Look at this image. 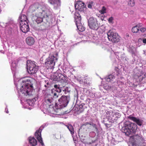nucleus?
I'll list each match as a JSON object with an SVG mask.
<instances>
[{"instance_id":"nucleus-1","label":"nucleus","mask_w":146,"mask_h":146,"mask_svg":"<svg viewBox=\"0 0 146 146\" xmlns=\"http://www.w3.org/2000/svg\"><path fill=\"white\" fill-rule=\"evenodd\" d=\"M32 12H35V15L32 17V20L38 24L43 22L44 18H48L51 13L48 10H43L42 7L38 4H35L31 7Z\"/></svg>"},{"instance_id":"nucleus-2","label":"nucleus","mask_w":146,"mask_h":146,"mask_svg":"<svg viewBox=\"0 0 146 146\" xmlns=\"http://www.w3.org/2000/svg\"><path fill=\"white\" fill-rule=\"evenodd\" d=\"M137 127V126L135 123L127 122L125 123L124 126L122 128V132L125 133L126 135L130 136V139L134 141L132 143V146L135 145L136 142L139 141L141 139V137L138 135L131 136L135 132Z\"/></svg>"},{"instance_id":"nucleus-3","label":"nucleus","mask_w":146,"mask_h":146,"mask_svg":"<svg viewBox=\"0 0 146 146\" xmlns=\"http://www.w3.org/2000/svg\"><path fill=\"white\" fill-rule=\"evenodd\" d=\"M35 80L31 77H25L22 79L21 86L19 89L20 92L25 96L31 95L33 90V85Z\"/></svg>"},{"instance_id":"nucleus-4","label":"nucleus","mask_w":146,"mask_h":146,"mask_svg":"<svg viewBox=\"0 0 146 146\" xmlns=\"http://www.w3.org/2000/svg\"><path fill=\"white\" fill-rule=\"evenodd\" d=\"M70 100V97L68 96H62L59 99L58 103H55V107L57 110L61 109L68 105Z\"/></svg>"},{"instance_id":"nucleus-5","label":"nucleus","mask_w":146,"mask_h":146,"mask_svg":"<svg viewBox=\"0 0 146 146\" xmlns=\"http://www.w3.org/2000/svg\"><path fill=\"white\" fill-rule=\"evenodd\" d=\"M34 61H28L27 62V70L29 74H33L37 72L38 66L36 65Z\"/></svg>"},{"instance_id":"nucleus-6","label":"nucleus","mask_w":146,"mask_h":146,"mask_svg":"<svg viewBox=\"0 0 146 146\" xmlns=\"http://www.w3.org/2000/svg\"><path fill=\"white\" fill-rule=\"evenodd\" d=\"M109 41L113 43H117L119 41V36L116 33L110 30L107 33Z\"/></svg>"},{"instance_id":"nucleus-7","label":"nucleus","mask_w":146,"mask_h":146,"mask_svg":"<svg viewBox=\"0 0 146 146\" xmlns=\"http://www.w3.org/2000/svg\"><path fill=\"white\" fill-rule=\"evenodd\" d=\"M57 58L53 55L49 57L46 59V61L45 63L47 69H52L55 65V60H57Z\"/></svg>"},{"instance_id":"nucleus-8","label":"nucleus","mask_w":146,"mask_h":146,"mask_svg":"<svg viewBox=\"0 0 146 146\" xmlns=\"http://www.w3.org/2000/svg\"><path fill=\"white\" fill-rule=\"evenodd\" d=\"M88 26L90 28L94 30H97L99 28L97 21L93 17L90 18L88 20Z\"/></svg>"},{"instance_id":"nucleus-9","label":"nucleus","mask_w":146,"mask_h":146,"mask_svg":"<svg viewBox=\"0 0 146 146\" xmlns=\"http://www.w3.org/2000/svg\"><path fill=\"white\" fill-rule=\"evenodd\" d=\"M90 124L91 123L88 122L83 124L79 129L78 134L81 135L86 132L87 129L89 128V125H90Z\"/></svg>"},{"instance_id":"nucleus-10","label":"nucleus","mask_w":146,"mask_h":146,"mask_svg":"<svg viewBox=\"0 0 146 146\" xmlns=\"http://www.w3.org/2000/svg\"><path fill=\"white\" fill-rule=\"evenodd\" d=\"M75 7L76 10L80 12H84L86 8V5L81 1H78L76 4H75Z\"/></svg>"},{"instance_id":"nucleus-11","label":"nucleus","mask_w":146,"mask_h":146,"mask_svg":"<svg viewBox=\"0 0 146 146\" xmlns=\"http://www.w3.org/2000/svg\"><path fill=\"white\" fill-rule=\"evenodd\" d=\"M54 99L52 98V96L48 94L47 96L45 98V102L50 107H52V110H53V104L54 103Z\"/></svg>"},{"instance_id":"nucleus-12","label":"nucleus","mask_w":146,"mask_h":146,"mask_svg":"<svg viewBox=\"0 0 146 146\" xmlns=\"http://www.w3.org/2000/svg\"><path fill=\"white\" fill-rule=\"evenodd\" d=\"M106 114L107 117H109V119H112L114 118L113 119H115L116 118L119 117L120 116V113H119L113 111H107L106 112Z\"/></svg>"},{"instance_id":"nucleus-13","label":"nucleus","mask_w":146,"mask_h":146,"mask_svg":"<svg viewBox=\"0 0 146 146\" xmlns=\"http://www.w3.org/2000/svg\"><path fill=\"white\" fill-rule=\"evenodd\" d=\"M20 28L21 30L25 33H27L29 30L27 22H25L24 23H20Z\"/></svg>"},{"instance_id":"nucleus-14","label":"nucleus","mask_w":146,"mask_h":146,"mask_svg":"<svg viewBox=\"0 0 146 146\" xmlns=\"http://www.w3.org/2000/svg\"><path fill=\"white\" fill-rule=\"evenodd\" d=\"M42 130V129L40 128L38 130H36L35 133V135L38 142H40L42 145H44V144L43 142L41 135V132Z\"/></svg>"},{"instance_id":"nucleus-15","label":"nucleus","mask_w":146,"mask_h":146,"mask_svg":"<svg viewBox=\"0 0 146 146\" xmlns=\"http://www.w3.org/2000/svg\"><path fill=\"white\" fill-rule=\"evenodd\" d=\"M128 117V118L135 122L138 125L141 126L143 123V120L137 118L136 117L132 116L131 115H129Z\"/></svg>"},{"instance_id":"nucleus-16","label":"nucleus","mask_w":146,"mask_h":146,"mask_svg":"<svg viewBox=\"0 0 146 146\" xmlns=\"http://www.w3.org/2000/svg\"><path fill=\"white\" fill-rule=\"evenodd\" d=\"M49 2L52 5L54 8L57 9L60 6V0H48Z\"/></svg>"},{"instance_id":"nucleus-17","label":"nucleus","mask_w":146,"mask_h":146,"mask_svg":"<svg viewBox=\"0 0 146 146\" xmlns=\"http://www.w3.org/2000/svg\"><path fill=\"white\" fill-rule=\"evenodd\" d=\"M26 42L27 44L29 45H32L34 44L35 40L32 37L29 36L26 39Z\"/></svg>"},{"instance_id":"nucleus-18","label":"nucleus","mask_w":146,"mask_h":146,"mask_svg":"<svg viewBox=\"0 0 146 146\" xmlns=\"http://www.w3.org/2000/svg\"><path fill=\"white\" fill-rule=\"evenodd\" d=\"M29 143L31 146H36L37 145V141L34 137L28 138Z\"/></svg>"},{"instance_id":"nucleus-19","label":"nucleus","mask_w":146,"mask_h":146,"mask_svg":"<svg viewBox=\"0 0 146 146\" xmlns=\"http://www.w3.org/2000/svg\"><path fill=\"white\" fill-rule=\"evenodd\" d=\"M81 16L80 15L78 12H76L74 14V18L75 23L76 22H80L81 21Z\"/></svg>"},{"instance_id":"nucleus-20","label":"nucleus","mask_w":146,"mask_h":146,"mask_svg":"<svg viewBox=\"0 0 146 146\" xmlns=\"http://www.w3.org/2000/svg\"><path fill=\"white\" fill-rule=\"evenodd\" d=\"M76 24L77 28L80 31L82 32L85 30V27L82 25L81 21L80 22H78L76 23Z\"/></svg>"},{"instance_id":"nucleus-21","label":"nucleus","mask_w":146,"mask_h":146,"mask_svg":"<svg viewBox=\"0 0 146 146\" xmlns=\"http://www.w3.org/2000/svg\"><path fill=\"white\" fill-rule=\"evenodd\" d=\"M19 20L20 21V23H24L25 22H27V18L26 16L25 15H23L19 18Z\"/></svg>"},{"instance_id":"nucleus-22","label":"nucleus","mask_w":146,"mask_h":146,"mask_svg":"<svg viewBox=\"0 0 146 146\" xmlns=\"http://www.w3.org/2000/svg\"><path fill=\"white\" fill-rule=\"evenodd\" d=\"M115 76L113 75H110L107 77L105 78L106 80L108 82L113 81V80L115 78Z\"/></svg>"},{"instance_id":"nucleus-23","label":"nucleus","mask_w":146,"mask_h":146,"mask_svg":"<svg viewBox=\"0 0 146 146\" xmlns=\"http://www.w3.org/2000/svg\"><path fill=\"white\" fill-rule=\"evenodd\" d=\"M133 33H137L139 31V27L137 25L133 27L131 29Z\"/></svg>"},{"instance_id":"nucleus-24","label":"nucleus","mask_w":146,"mask_h":146,"mask_svg":"<svg viewBox=\"0 0 146 146\" xmlns=\"http://www.w3.org/2000/svg\"><path fill=\"white\" fill-rule=\"evenodd\" d=\"M92 125L93 128V130L94 131H95L97 133H99V131H98V129L97 127V126L96 124L94 123L91 122L90 125Z\"/></svg>"},{"instance_id":"nucleus-25","label":"nucleus","mask_w":146,"mask_h":146,"mask_svg":"<svg viewBox=\"0 0 146 146\" xmlns=\"http://www.w3.org/2000/svg\"><path fill=\"white\" fill-rule=\"evenodd\" d=\"M68 129L72 135H73L74 133V130L73 127L71 125H69L67 127Z\"/></svg>"},{"instance_id":"nucleus-26","label":"nucleus","mask_w":146,"mask_h":146,"mask_svg":"<svg viewBox=\"0 0 146 146\" xmlns=\"http://www.w3.org/2000/svg\"><path fill=\"white\" fill-rule=\"evenodd\" d=\"M61 88H60L59 90H57V91L59 92L60 93L62 91L64 92L66 91V88L64 86H60Z\"/></svg>"},{"instance_id":"nucleus-27","label":"nucleus","mask_w":146,"mask_h":146,"mask_svg":"<svg viewBox=\"0 0 146 146\" xmlns=\"http://www.w3.org/2000/svg\"><path fill=\"white\" fill-rule=\"evenodd\" d=\"M64 78H63L62 79H61V80H60L62 82L65 84H67L68 80V78L67 77L66 75H65L64 76Z\"/></svg>"},{"instance_id":"nucleus-28","label":"nucleus","mask_w":146,"mask_h":146,"mask_svg":"<svg viewBox=\"0 0 146 146\" xmlns=\"http://www.w3.org/2000/svg\"><path fill=\"white\" fill-rule=\"evenodd\" d=\"M66 75H64L61 73H59L58 74L57 79H59V80H61V79H62L63 78H64V76Z\"/></svg>"},{"instance_id":"nucleus-29","label":"nucleus","mask_w":146,"mask_h":146,"mask_svg":"<svg viewBox=\"0 0 146 146\" xmlns=\"http://www.w3.org/2000/svg\"><path fill=\"white\" fill-rule=\"evenodd\" d=\"M106 8L104 6H103L101 10L100 11V12L102 14H103L106 13Z\"/></svg>"},{"instance_id":"nucleus-30","label":"nucleus","mask_w":146,"mask_h":146,"mask_svg":"<svg viewBox=\"0 0 146 146\" xmlns=\"http://www.w3.org/2000/svg\"><path fill=\"white\" fill-rule=\"evenodd\" d=\"M89 79L90 78L87 77V76L86 77L84 80V82L87 84H90V82L89 81Z\"/></svg>"},{"instance_id":"nucleus-31","label":"nucleus","mask_w":146,"mask_h":146,"mask_svg":"<svg viewBox=\"0 0 146 146\" xmlns=\"http://www.w3.org/2000/svg\"><path fill=\"white\" fill-rule=\"evenodd\" d=\"M129 5L131 7H133L135 5L134 0H130L128 3Z\"/></svg>"},{"instance_id":"nucleus-32","label":"nucleus","mask_w":146,"mask_h":146,"mask_svg":"<svg viewBox=\"0 0 146 146\" xmlns=\"http://www.w3.org/2000/svg\"><path fill=\"white\" fill-rule=\"evenodd\" d=\"M60 86H61L60 85L55 84L54 85V87L57 90H59L60 88H61ZM57 90H56V91Z\"/></svg>"},{"instance_id":"nucleus-33","label":"nucleus","mask_w":146,"mask_h":146,"mask_svg":"<svg viewBox=\"0 0 146 146\" xmlns=\"http://www.w3.org/2000/svg\"><path fill=\"white\" fill-rule=\"evenodd\" d=\"M93 2H92L90 3L89 4H88V7L89 8H92V5L93 4Z\"/></svg>"},{"instance_id":"nucleus-34","label":"nucleus","mask_w":146,"mask_h":146,"mask_svg":"<svg viewBox=\"0 0 146 146\" xmlns=\"http://www.w3.org/2000/svg\"><path fill=\"white\" fill-rule=\"evenodd\" d=\"M113 19V18L112 17H111L109 18L108 21L109 23H111Z\"/></svg>"},{"instance_id":"nucleus-35","label":"nucleus","mask_w":146,"mask_h":146,"mask_svg":"<svg viewBox=\"0 0 146 146\" xmlns=\"http://www.w3.org/2000/svg\"><path fill=\"white\" fill-rule=\"evenodd\" d=\"M140 30L141 32H144L146 30V29L145 28L143 27L141 28Z\"/></svg>"},{"instance_id":"nucleus-36","label":"nucleus","mask_w":146,"mask_h":146,"mask_svg":"<svg viewBox=\"0 0 146 146\" xmlns=\"http://www.w3.org/2000/svg\"><path fill=\"white\" fill-rule=\"evenodd\" d=\"M58 96L57 95V94L56 93H54V94L53 96H52V98H58Z\"/></svg>"},{"instance_id":"nucleus-37","label":"nucleus","mask_w":146,"mask_h":146,"mask_svg":"<svg viewBox=\"0 0 146 146\" xmlns=\"http://www.w3.org/2000/svg\"><path fill=\"white\" fill-rule=\"evenodd\" d=\"M143 42L144 43H146V39L145 38L143 39Z\"/></svg>"},{"instance_id":"nucleus-38","label":"nucleus","mask_w":146,"mask_h":146,"mask_svg":"<svg viewBox=\"0 0 146 146\" xmlns=\"http://www.w3.org/2000/svg\"><path fill=\"white\" fill-rule=\"evenodd\" d=\"M83 104L84 105V104ZM83 104H82L80 105L79 106V107L80 108H83Z\"/></svg>"},{"instance_id":"nucleus-39","label":"nucleus","mask_w":146,"mask_h":146,"mask_svg":"<svg viewBox=\"0 0 146 146\" xmlns=\"http://www.w3.org/2000/svg\"><path fill=\"white\" fill-rule=\"evenodd\" d=\"M45 83H46V84L48 86V85H49V82L48 81H46V80H45Z\"/></svg>"},{"instance_id":"nucleus-40","label":"nucleus","mask_w":146,"mask_h":146,"mask_svg":"<svg viewBox=\"0 0 146 146\" xmlns=\"http://www.w3.org/2000/svg\"><path fill=\"white\" fill-rule=\"evenodd\" d=\"M44 86L46 88H48L49 87V86H48L46 84Z\"/></svg>"},{"instance_id":"nucleus-41","label":"nucleus","mask_w":146,"mask_h":146,"mask_svg":"<svg viewBox=\"0 0 146 146\" xmlns=\"http://www.w3.org/2000/svg\"><path fill=\"white\" fill-rule=\"evenodd\" d=\"M6 110V109L5 110ZM5 111H6V113H9V111L8 110H7V111H6V110H5Z\"/></svg>"},{"instance_id":"nucleus-42","label":"nucleus","mask_w":146,"mask_h":146,"mask_svg":"<svg viewBox=\"0 0 146 146\" xmlns=\"http://www.w3.org/2000/svg\"><path fill=\"white\" fill-rule=\"evenodd\" d=\"M50 112H51V113H53V112H51V111H50Z\"/></svg>"},{"instance_id":"nucleus-43","label":"nucleus","mask_w":146,"mask_h":146,"mask_svg":"<svg viewBox=\"0 0 146 146\" xmlns=\"http://www.w3.org/2000/svg\"><path fill=\"white\" fill-rule=\"evenodd\" d=\"M139 39H140L141 40V38H140V39H139Z\"/></svg>"},{"instance_id":"nucleus-44","label":"nucleus","mask_w":146,"mask_h":146,"mask_svg":"<svg viewBox=\"0 0 146 146\" xmlns=\"http://www.w3.org/2000/svg\"><path fill=\"white\" fill-rule=\"evenodd\" d=\"M107 124H106V126L107 125Z\"/></svg>"},{"instance_id":"nucleus-45","label":"nucleus","mask_w":146,"mask_h":146,"mask_svg":"<svg viewBox=\"0 0 146 146\" xmlns=\"http://www.w3.org/2000/svg\"><path fill=\"white\" fill-rule=\"evenodd\" d=\"M107 124H106V126L107 125Z\"/></svg>"},{"instance_id":"nucleus-46","label":"nucleus","mask_w":146,"mask_h":146,"mask_svg":"<svg viewBox=\"0 0 146 146\" xmlns=\"http://www.w3.org/2000/svg\"><path fill=\"white\" fill-rule=\"evenodd\" d=\"M90 143V144H91V143Z\"/></svg>"}]
</instances>
